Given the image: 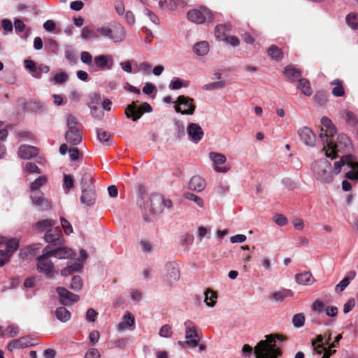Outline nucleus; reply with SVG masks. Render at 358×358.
<instances>
[{
    "mask_svg": "<svg viewBox=\"0 0 358 358\" xmlns=\"http://www.w3.org/2000/svg\"><path fill=\"white\" fill-rule=\"evenodd\" d=\"M273 221L278 226L282 227L288 223L287 218L282 214H276L273 217Z\"/></svg>",
    "mask_w": 358,
    "mask_h": 358,
    "instance_id": "4d7b16f0",
    "label": "nucleus"
},
{
    "mask_svg": "<svg viewBox=\"0 0 358 358\" xmlns=\"http://www.w3.org/2000/svg\"><path fill=\"white\" fill-rule=\"evenodd\" d=\"M346 22L352 29H358V15L350 13L346 17Z\"/></svg>",
    "mask_w": 358,
    "mask_h": 358,
    "instance_id": "49530a36",
    "label": "nucleus"
},
{
    "mask_svg": "<svg viewBox=\"0 0 358 358\" xmlns=\"http://www.w3.org/2000/svg\"><path fill=\"white\" fill-rule=\"evenodd\" d=\"M187 17L189 21L196 24L211 22L213 19L212 12L205 7L189 10L187 13Z\"/></svg>",
    "mask_w": 358,
    "mask_h": 358,
    "instance_id": "0eeeda50",
    "label": "nucleus"
},
{
    "mask_svg": "<svg viewBox=\"0 0 358 358\" xmlns=\"http://www.w3.org/2000/svg\"><path fill=\"white\" fill-rule=\"evenodd\" d=\"M51 257L48 251V248H44L43 255L37 257L36 264L37 271L50 279L55 277V266L50 259Z\"/></svg>",
    "mask_w": 358,
    "mask_h": 358,
    "instance_id": "423d86ee",
    "label": "nucleus"
},
{
    "mask_svg": "<svg viewBox=\"0 0 358 358\" xmlns=\"http://www.w3.org/2000/svg\"><path fill=\"white\" fill-rule=\"evenodd\" d=\"M331 341L330 335L329 337L325 340V342L324 343V337L322 335H319L317 336V338L315 341H312V345L314 347V350L318 352L319 348H317L318 345H322L324 346V344H329Z\"/></svg>",
    "mask_w": 358,
    "mask_h": 358,
    "instance_id": "3c124183",
    "label": "nucleus"
},
{
    "mask_svg": "<svg viewBox=\"0 0 358 358\" xmlns=\"http://www.w3.org/2000/svg\"><path fill=\"white\" fill-rule=\"evenodd\" d=\"M55 224V221L52 220H43L41 221H38L36 223V227L38 229H45L46 228L50 227Z\"/></svg>",
    "mask_w": 358,
    "mask_h": 358,
    "instance_id": "052dcab7",
    "label": "nucleus"
},
{
    "mask_svg": "<svg viewBox=\"0 0 358 358\" xmlns=\"http://www.w3.org/2000/svg\"><path fill=\"white\" fill-rule=\"evenodd\" d=\"M113 58L110 55H99L94 58L91 70L96 72L101 70L110 69Z\"/></svg>",
    "mask_w": 358,
    "mask_h": 358,
    "instance_id": "f8f14e48",
    "label": "nucleus"
},
{
    "mask_svg": "<svg viewBox=\"0 0 358 358\" xmlns=\"http://www.w3.org/2000/svg\"><path fill=\"white\" fill-rule=\"evenodd\" d=\"M48 248V251L52 257H55L58 259H65L71 257L73 255V252L71 249L66 247L56 246L52 249H50V246L47 245L45 247Z\"/></svg>",
    "mask_w": 358,
    "mask_h": 358,
    "instance_id": "a211bd4d",
    "label": "nucleus"
},
{
    "mask_svg": "<svg viewBox=\"0 0 358 358\" xmlns=\"http://www.w3.org/2000/svg\"><path fill=\"white\" fill-rule=\"evenodd\" d=\"M101 35L98 32V28L94 30L92 27H85L81 31V37L85 41L96 40L98 39Z\"/></svg>",
    "mask_w": 358,
    "mask_h": 358,
    "instance_id": "cd10ccee",
    "label": "nucleus"
},
{
    "mask_svg": "<svg viewBox=\"0 0 358 358\" xmlns=\"http://www.w3.org/2000/svg\"><path fill=\"white\" fill-rule=\"evenodd\" d=\"M61 225L66 235H69L73 232V227L70 222L64 217L60 218Z\"/></svg>",
    "mask_w": 358,
    "mask_h": 358,
    "instance_id": "13d9d810",
    "label": "nucleus"
},
{
    "mask_svg": "<svg viewBox=\"0 0 358 358\" xmlns=\"http://www.w3.org/2000/svg\"><path fill=\"white\" fill-rule=\"evenodd\" d=\"M304 322L305 317L303 313L296 314L292 318L293 325L296 328H299L303 326Z\"/></svg>",
    "mask_w": 358,
    "mask_h": 358,
    "instance_id": "5fc2aeb1",
    "label": "nucleus"
},
{
    "mask_svg": "<svg viewBox=\"0 0 358 358\" xmlns=\"http://www.w3.org/2000/svg\"><path fill=\"white\" fill-rule=\"evenodd\" d=\"M150 211L153 214H159L163 212V197L157 195L152 194L150 199Z\"/></svg>",
    "mask_w": 358,
    "mask_h": 358,
    "instance_id": "5701e85b",
    "label": "nucleus"
},
{
    "mask_svg": "<svg viewBox=\"0 0 358 358\" xmlns=\"http://www.w3.org/2000/svg\"><path fill=\"white\" fill-rule=\"evenodd\" d=\"M187 82L183 83V81L179 78H174L169 84V89L171 90H179L182 87H187Z\"/></svg>",
    "mask_w": 358,
    "mask_h": 358,
    "instance_id": "8fccbe9b",
    "label": "nucleus"
},
{
    "mask_svg": "<svg viewBox=\"0 0 358 358\" xmlns=\"http://www.w3.org/2000/svg\"><path fill=\"white\" fill-rule=\"evenodd\" d=\"M6 250L5 252L11 257L13 252L18 249L19 241L16 238H11L6 241Z\"/></svg>",
    "mask_w": 358,
    "mask_h": 358,
    "instance_id": "a19ab883",
    "label": "nucleus"
},
{
    "mask_svg": "<svg viewBox=\"0 0 358 358\" xmlns=\"http://www.w3.org/2000/svg\"><path fill=\"white\" fill-rule=\"evenodd\" d=\"M34 339L30 336H22L18 339L13 340L8 344L7 348L9 351L12 352L13 350L28 348L34 345Z\"/></svg>",
    "mask_w": 358,
    "mask_h": 358,
    "instance_id": "f3484780",
    "label": "nucleus"
},
{
    "mask_svg": "<svg viewBox=\"0 0 358 358\" xmlns=\"http://www.w3.org/2000/svg\"><path fill=\"white\" fill-rule=\"evenodd\" d=\"M334 135L330 138L331 143H324L323 150L327 157L334 159L338 152H343L350 147V140L345 134H341L337 136V142L335 141Z\"/></svg>",
    "mask_w": 358,
    "mask_h": 358,
    "instance_id": "20e7f679",
    "label": "nucleus"
},
{
    "mask_svg": "<svg viewBox=\"0 0 358 358\" xmlns=\"http://www.w3.org/2000/svg\"><path fill=\"white\" fill-rule=\"evenodd\" d=\"M83 285V280L79 275L73 277L71 284V289L74 291H79L82 289Z\"/></svg>",
    "mask_w": 358,
    "mask_h": 358,
    "instance_id": "09e8293b",
    "label": "nucleus"
},
{
    "mask_svg": "<svg viewBox=\"0 0 358 358\" xmlns=\"http://www.w3.org/2000/svg\"><path fill=\"white\" fill-rule=\"evenodd\" d=\"M205 187V180L199 176H194L189 182V188L196 192L202 191Z\"/></svg>",
    "mask_w": 358,
    "mask_h": 358,
    "instance_id": "a878e982",
    "label": "nucleus"
},
{
    "mask_svg": "<svg viewBox=\"0 0 358 358\" xmlns=\"http://www.w3.org/2000/svg\"><path fill=\"white\" fill-rule=\"evenodd\" d=\"M204 296V301L209 307H213L216 303L217 298V293L210 289H207L203 294Z\"/></svg>",
    "mask_w": 358,
    "mask_h": 358,
    "instance_id": "72a5a7b5",
    "label": "nucleus"
},
{
    "mask_svg": "<svg viewBox=\"0 0 358 358\" xmlns=\"http://www.w3.org/2000/svg\"><path fill=\"white\" fill-rule=\"evenodd\" d=\"M24 169H25V171H27L29 173H41L40 169L34 163H32V162H27L25 164Z\"/></svg>",
    "mask_w": 358,
    "mask_h": 358,
    "instance_id": "0e129e2a",
    "label": "nucleus"
},
{
    "mask_svg": "<svg viewBox=\"0 0 358 358\" xmlns=\"http://www.w3.org/2000/svg\"><path fill=\"white\" fill-rule=\"evenodd\" d=\"M48 182V178L45 176H40L30 185V189L31 192H40L38 189L41 187L45 185Z\"/></svg>",
    "mask_w": 358,
    "mask_h": 358,
    "instance_id": "c9c22d12",
    "label": "nucleus"
},
{
    "mask_svg": "<svg viewBox=\"0 0 358 358\" xmlns=\"http://www.w3.org/2000/svg\"><path fill=\"white\" fill-rule=\"evenodd\" d=\"M226 85L227 82L225 80H221L206 84L203 86V89L206 91H211L215 89H222Z\"/></svg>",
    "mask_w": 358,
    "mask_h": 358,
    "instance_id": "a18cd8bd",
    "label": "nucleus"
},
{
    "mask_svg": "<svg viewBox=\"0 0 358 358\" xmlns=\"http://www.w3.org/2000/svg\"><path fill=\"white\" fill-rule=\"evenodd\" d=\"M152 110V106L147 102H143L139 107L136 106L135 102H132L126 107L124 113L127 118L136 121L145 112L150 113Z\"/></svg>",
    "mask_w": 358,
    "mask_h": 358,
    "instance_id": "6e6552de",
    "label": "nucleus"
},
{
    "mask_svg": "<svg viewBox=\"0 0 358 358\" xmlns=\"http://www.w3.org/2000/svg\"><path fill=\"white\" fill-rule=\"evenodd\" d=\"M65 139L70 144L78 145L82 141L81 131L79 129L68 130L65 134Z\"/></svg>",
    "mask_w": 358,
    "mask_h": 358,
    "instance_id": "b1692460",
    "label": "nucleus"
},
{
    "mask_svg": "<svg viewBox=\"0 0 358 358\" xmlns=\"http://www.w3.org/2000/svg\"><path fill=\"white\" fill-rule=\"evenodd\" d=\"M189 138L195 143L200 141L203 136V129L196 123H190L187 128Z\"/></svg>",
    "mask_w": 358,
    "mask_h": 358,
    "instance_id": "aec40b11",
    "label": "nucleus"
},
{
    "mask_svg": "<svg viewBox=\"0 0 358 358\" xmlns=\"http://www.w3.org/2000/svg\"><path fill=\"white\" fill-rule=\"evenodd\" d=\"M96 134L97 138L101 143H105L107 145H110L109 141L111 138V134L110 133L103 129H96Z\"/></svg>",
    "mask_w": 358,
    "mask_h": 358,
    "instance_id": "79ce46f5",
    "label": "nucleus"
},
{
    "mask_svg": "<svg viewBox=\"0 0 358 358\" xmlns=\"http://www.w3.org/2000/svg\"><path fill=\"white\" fill-rule=\"evenodd\" d=\"M230 24H221L216 26L215 29V37L222 41H224L230 31Z\"/></svg>",
    "mask_w": 358,
    "mask_h": 358,
    "instance_id": "393cba45",
    "label": "nucleus"
},
{
    "mask_svg": "<svg viewBox=\"0 0 358 358\" xmlns=\"http://www.w3.org/2000/svg\"><path fill=\"white\" fill-rule=\"evenodd\" d=\"M191 321L185 322L186 343L188 345L196 347L199 342V335L195 326H192Z\"/></svg>",
    "mask_w": 358,
    "mask_h": 358,
    "instance_id": "ddd939ff",
    "label": "nucleus"
},
{
    "mask_svg": "<svg viewBox=\"0 0 358 358\" xmlns=\"http://www.w3.org/2000/svg\"><path fill=\"white\" fill-rule=\"evenodd\" d=\"M298 88L306 96H310L313 93L309 81L305 78L299 80Z\"/></svg>",
    "mask_w": 358,
    "mask_h": 358,
    "instance_id": "4c0bfd02",
    "label": "nucleus"
},
{
    "mask_svg": "<svg viewBox=\"0 0 358 358\" xmlns=\"http://www.w3.org/2000/svg\"><path fill=\"white\" fill-rule=\"evenodd\" d=\"M345 120L348 124L355 125L358 122V117L353 112L347 111L345 112Z\"/></svg>",
    "mask_w": 358,
    "mask_h": 358,
    "instance_id": "680f3d73",
    "label": "nucleus"
},
{
    "mask_svg": "<svg viewBox=\"0 0 358 358\" xmlns=\"http://www.w3.org/2000/svg\"><path fill=\"white\" fill-rule=\"evenodd\" d=\"M321 131L320 134V138L324 143H331L329 138L336 134V129L332 124L331 120L327 117H323L321 119Z\"/></svg>",
    "mask_w": 358,
    "mask_h": 358,
    "instance_id": "9d476101",
    "label": "nucleus"
},
{
    "mask_svg": "<svg viewBox=\"0 0 358 358\" xmlns=\"http://www.w3.org/2000/svg\"><path fill=\"white\" fill-rule=\"evenodd\" d=\"M194 52L199 56H204L209 52V45L207 41H200L193 46Z\"/></svg>",
    "mask_w": 358,
    "mask_h": 358,
    "instance_id": "473e14b6",
    "label": "nucleus"
},
{
    "mask_svg": "<svg viewBox=\"0 0 358 358\" xmlns=\"http://www.w3.org/2000/svg\"><path fill=\"white\" fill-rule=\"evenodd\" d=\"M38 154L36 147L28 145H22L18 150V155L24 159H29Z\"/></svg>",
    "mask_w": 358,
    "mask_h": 358,
    "instance_id": "4be33fe9",
    "label": "nucleus"
},
{
    "mask_svg": "<svg viewBox=\"0 0 358 358\" xmlns=\"http://www.w3.org/2000/svg\"><path fill=\"white\" fill-rule=\"evenodd\" d=\"M335 87L332 90V94L336 96H342L344 94V89L342 83L339 80H335L332 82Z\"/></svg>",
    "mask_w": 358,
    "mask_h": 358,
    "instance_id": "de8ad7c7",
    "label": "nucleus"
},
{
    "mask_svg": "<svg viewBox=\"0 0 358 358\" xmlns=\"http://www.w3.org/2000/svg\"><path fill=\"white\" fill-rule=\"evenodd\" d=\"M284 74L292 80H295L301 77V72L292 65L287 66L285 69Z\"/></svg>",
    "mask_w": 358,
    "mask_h": 358,
    "instance_id": "e433bc0d",
    "label": "nucleus"
},
{
    "mask_svg": "<svg viewBox=\"0 0 358 358\" xmlns=\"http://www.w3.org/2000/svg\"><path fill=\"white\" fill-rule=\"evenodd\" d=\"M296 281L302 285H310L315 282V278L310 272H304L295 276Z\"/></svg>",
    "mask_w": 358,
    "mask_h": 358,
    "instance_id": "7c9ffc66",
    "label": "nucleus"
},
{
    "mask_svg": "<svg viewBox=\"0 0 358 358\" xmlns=\"http://www.w3.org/2000/svg\"><path fill=\"white\" fill-rule=\"evenodd\" d=\"M101 36L117 43L123 42L127 36L125 28L119 22H113L108 25L98 27Z\"/></svg>",
    "mask_w": 358,
    "mask_h": 358,
    "instance_id": "7ed1b4c3",
    "label": "nucleus"
},
{
    "mask_svg": "<svg viewBox=\"0 0 358 358\" xmlns=\"http://www.w3.org/2000/svg\"><path fill=\"white\" fill-rule=\"evenodd\" d=\"M55 315L57 318L62 322H67L71 318V313L64 307L57 308L55 310Z\"/></svg>",
    "mask_w": 358,
    "mask_h": 358,
    "instance_id": "58836bf2",
    "label": "nucleus"
},
{
    "mask_svg": "<svg viewBox=\"0 0 358 358\" xmlns=\"http://www.w3.org/2000/svg\"><path fill=\"white\" fill-rule=\"evenodd\" d=\"M135 323V319L130 313H127L123 318V321L120 322L118 324V330L123 331L127 327H133Z\"/></svg>",
    "mask_w": 358,
    "mask_h": 358,
    "instance_id": "f704fd0d",
    "label": "nucleus"
},
{
    "mask_svg": "<svg viewBox=\"0 0 358 358\" xmlns=\"http://www.w3.org/2000/svg\"><path fill=\"white\" fill-rule=\"evenodd\" d=\"M80 59L83 63L87 64L91 69L94 58L92 55L87 51H83L80 55Z\"/></svg>",
    "mask_w": 358,
    "mask_h": 358,
    "instance_id": "603ef678",
    "label": "nucleus"
},
{
    "mask_svg": "<svg viewBox=\"0 0 358 358\" xmlns=\"http://www.w3.org/2000/svg\"><path fill=\"white\" fill-rule=\"evenodd\" d=\"M66 124H67V127L69 128L68 130L78 129V128L77 127V124H78L77 120H76V117H74L72 115H68L67 119H66Z\"/></svg>",
    "mask_w": 358,
    "mask_h": 358,
    "instance_id": "bf43d9fd",
    "label": "nucleus"
},
{
    "mask_svg": "<svg viewBox=\"0 0 358 358\" xmlns=\"http://www.w3.org/2000/svg\"><path fill=\"white\" fill-rule=\"evenodd\" d=\"M300 140L307 146L313 147L315 145L316 136L313 131L308 127H303L298 130Z\"/></svg>",
    "mask_w": 358,
    "mask_h": 358,
    "instance_id": "4468645a",
    "label": "nucleus"
},
{
    "mask_svg": "<svg viewBox=\"0 0 358 358\" xmlns=\"http://www.w3.org/2000/svg\"><path fill=\"white\" fill-rule=\"evenodd\" d=\"M331 163L326 159L315 162L312 165V170L316 179L323 183H329L333 180Z\"/></svg>",
    "mask_w": 358,
    "mask_h": 358,
    "instance_id": "39448f33",
    "label": "nucleus"
},
{
    "mask_svg": "<svg viewBox=\"0 0 358 358\" xmlns=\"http://www.w3.org/2000/svg\"><path fill=\"white\" fill-rule=\"evenodd\" d=\"M45 241L52 247L63 245L64 239L62 238V231L59 227L52 228L46 231L44 236Z\"/></svg>",
    "mask_w": 358,
    "mask_h": 358,
    "instance_id": "9b49d317",
    "label": "nucleus"
},
{
    "mask_svg": "<svg viewBox=\"0 0 358 358\" xmlns=\"http://www.w3.org/2000/svg\"><path fill=\"white\" fill-rule=\"evenodd\" d=\"M356 275L355 271H351L348 273L347 275L338 283L335 287L336 292H343L350 284V281L354 279Z\"/></svg>",
    "mask_w": 358,
    "mask_h": 358,
    "instance_id": "c756f323",
    "label": "nucleus"
},
{
    "mask_svg": "<svg viewBox=\"0 0 358 358\" xmlns=\"http://www.w3.org/2000/svg\"><path fill=\"white\" fill-rule=\"evenodd\" d=\"M55 82L57 84H62L68 79V75L65 72L57 73L53 78Z\"/></svg>",
    "mask_w": 358,
    "mask_h": 358,
    "instance_id": "69168bd1",
    "label": "nucleus"
},
{
    "mask_svg": "<svg viewBox=\"0 0 358 358\" xmlns=\"http://www.w3.org/2000/svg\"><path fill=\"white\" fill-rule=\"evenodd\" d=\"M345 172V176L352 180H358V164L354 162L353 157L348 155L343 156L339 161L334 163V173L335 175Z\"/></svg>",
    "mask_w": 358,
    "mask_h": 358,
    "instance_id": "f03ea898",
    "label": "nucleus"
},
{
    "mask_svg": "<svg viewBox=\"0 0 358 358\" xmlns=\"http://www.w3.org/2000/svg\"><path fill=\"white\" fill-rule=\"evenodd\" d=\"M24 66L26 69H27L34 77L38 78V67L36 66L34 61L26 59L24 61Z\"/></svg>",
    "mask_w": 358,
    "mask_h": 358,
    "instance_id": "37998d69",
    "label": "nucleus"
},
{
    "mask_svg": "<svg viewBox=\"0 0 358 358\" xmlns=\"http://www.w3.org/2000/svg\"><path fill=\"white\" fill-rule=\"evenodd\" d=\"M74 186V180L72 176L64 174L63 189L66 194Z\"/></svg>",
    "mask_w": 358,
    "mask_h": 358,
    "instance_id": "c03bdc74",
    "label": "nucleus"
},
{
    "mask_svg": "<svg viewBox=\"0 0 358 358\" xmlns=\"http://www.w3.org/2000/svg\"><path fill=\"white\" fill-rule=\"evenodd\" d=\"M292 296L293 292L292 290L288 289H281L273 292L271 294L270 298L275 302H282L285 300V299Z\"/></svg>",
    "mask_w": 358,
    "mask_h": 358,
    "instance_id": "bb28decb",
    "label": "nucleus"
},
{
    "mask_svg": "<svg viewBox=\"0 0 358 358\" xmlns=\"http://www.w3.org/2000/svg\"><path fill=\"white\" fill-rule=\"evenodd\" d=\"M265 340L260 341L254 348L248 345V355L254 353L256 358H278L281 350L278 341H282V336L277 334L265 336Z\"/></svg>",
    "mask_w": 358,
    "mask_h": 358,
    "instance_id": "f257e3e1",
    "label": "nucleus"
},
{
    "mask_svg": "<svg viewBox=\"0 0 358 358\" xmlns=\"http://www.w3.org/2000/svg\"><path fill=\"white\" fill-rule=\"evenodd\" d=\"M56 290L59 296L60 303L62 305H69L73 302L78 301L80 299L78 295L69 292L64 287H59Z\"/></svg>",
    "mask_w": 358,
    "mask_h": 358,
    "instance_id": "2eb2a0df",
    "label": "nucleus"
},
{
    "mask_svg": "<svg viewBox=\"0 0 358 358\" xmlns=\"http://www.w3.org/2000/svg\"><path fill=\"white\" fill-rule=\"evenodd\" d=\"M159 334L163 338H170L173 334L171 326L169 324L163 325L159 329Z\"/></svg>",
    "mask_w": 358,
    "mask_h": 358,
    "instance_id": "6e6d98bb",
    "label": "nucleus"
},
{
    "mask_svg": "<svg viewBox=\"0 0 358 358\" xmlns=\"http://www.w3.org/2000/svg\"><path fill=\"white\" fill-rule=\"evenodd\" d=\"M29 106L31 110L36 111H43L46 109V106L38 101L29 102Z\"/></svg>",
    "mask_w": 358,
    "mask_h": 358,
    "instance_id": "e2e57ef3",
    "label": "nucleus"
},
{
    "mask_svg": "<svg viewBox=\"0 0 358 358\" xmlns=\"http://www.w3.org/2000/svg\"><path fill=\"white\" fill-rule=\"evenodd\" d=\"M30 197L32 203L42 210H48L51 208V202L48 199H44L43 194L41 192H31Z\"/></svg>",
    "mask_w": 358,
    "mask_h": 358,
    "instance_id": "412c9836",
    "label": "nucleus"
},
{
    "mask_svg": "<svg viewBox=\"0 0 358 358\" xmlns=\"http://www.w3.org/2000/svg\"><path fill=\"white\" fill-rule=\"evenodd\" d=\"M268 55L275 61H279L282 57V53L280 48L277 46L271 45L267 50Z\"/></svg>",
    "mask_w": 358,
    "mask_h": 358,
    "instance_id": "ea45409f",
    "label": "nucleus"
},
{
    "mask_svg": "<svg viewBox=\"0 0 358 358\" xmlns=\"http://www.w3.org/2000/svg\"><path fill=\"white\" fill-rule=\"evenodd\" d=\"M165 268L171 278L174 280H178L180 278V271L176 263L167 262Z\"/></svg>",
    "mask_w": 358,
    "mask_h": 358,
    "instance_id": "2f4dec72",
    "label": "nucleus"
},
{
    "mask_svg": "<svg viewBox=\"0 0 358 358\" xmlns=\"http://www.w3.org/2000/svg\"><path fill=\"white\" fill-rule=\"evenodd\" d=\"M81 189L95 188L94 185V175L90 172H84L80 179Z\"/></svg>",
    "mask_w": 358,
    "mask_h": 358,
    "instance_id": "c85d7f7f",
    "label": "nucleus"
},
{
    "mask_svg": "<svg viewBox=\"0 0 358 358\" xmlns=\"http://www.w3.org/2000/svg\"><path fill=\"white\" fill-rule=\"evenodd\" d=\"M324 307V302L320 300H317L313 303V305L311 306V309L314 312L320 313L322 312Z\"/></svg>",
    "mask_w": 358,
    "mask_h": 358,
    "instance_id": "774afa93",
    "label": "nucleus"
},
{
    "mask_svg": "<svg viewBox=\"0 0 358 358\" xmlns=\"http://www.w3.org/2000/svg\"><path fill=\"white\" fill-rule=\"evenodd\" d=\"M209 158L213 162L214 169L217 172L226 173L229 169V166H221L226 162V157L224 155L211 152L209 153Z\"/></svg>",
    "mask_w": 358,
    "mask_h": 358,
    "instance_id": "dca6fc26",
    "label": "nucleus"
},
{
    "mask_svg": "<svg viewBox=\"0 0 358 358\" xmlns=\"http://www.w3.org/2000/svg\"><path fill=\"white\" fill-rule=\"evenodd\" d=\"M80 196V202L87 207H91L94 205L96 200V193L95 188L83 189Z\"/></svg>",
    "mask_w": 358,
    "mask_h": 358,
    "instance_id": "6ab92c4d",
    "label": "nucleus"
},
{
    "mask_svg": "<svg viewBox=\"0 0 358 358\" xmlns=\"http://www.w3.org/2000/svg\"><path fill=\"white\" fill-rule=\"evenodd\" d=\"M138 71H142L146 73H150L151 71V65L146 62L136 64Z\"/></svg>",
    "mask_w": 358,
    "mask_h": 358,
    "instance_id": "338daca9",
    "label": "nucleus"
},
{
    "mask_svg": "<svg viewBox=\"0 0 358 358\" xmlns=\"http://www.w3.org/2000/svg\"><path fill=\"white\" fill-rule=\"evenodd\" d=\"M184 197L186 199H188V200H190V201H193L199 207H203V199L201 197L195 195L193 193L187 192V193H185L184 194Z\"/></svg>",
    "mask_w": 358,
    "mask_h": 358,
    "instance_id": "864d4df0",
    "label": "nucleus"
},
{
    "mask_svg": "<svg viewBox=\"0 0 358 358\" xmlns=\"http://www.w3.org/2000/svg\"><path fill=\"white\" fill-rule=\"evenodd\" d=\"M174 108L177 113L192 115L195 110L194 99L184 95H180L178 97Z\"/></svg>",
    "mask_w": 358,
    "mask_h": 358,
    "instance_id": "1a4fd4ad",
    "label": "nucleus"
}]
</instances>
